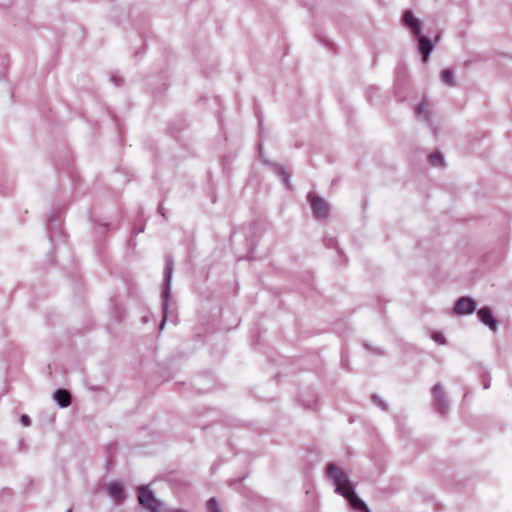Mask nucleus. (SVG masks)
Wrapping results in <instances>:
<instances>
[{"instance_id":"nucleus-1","label":"nucleus","mask_w":512,"mask_h":512,"mask_svg":"<svg viewBox=\"0 0 512 512\" xmlns=\"http://www.w3.org/2000/svg\"><path fill=\"white\" fill-rule=\"evenodd\" d=\"M174 272V261L171 255L165 256V269H164V278L162 283V320L159 325V329L163 330L165 323L168 319V308L169 301L171 298V281Z\"/></svg>"},{"instance_id":"nucleus-2","label":"nucleus","mask_w":512,"mask_h":512,"mask_svg":"<svg viewBox=\"0 0 512 512\" xmlns=\"http://www.w3.org/2000/svg\"><path fill=\"white\" fill-rule=\"evenodd\" d=\"M139 504L150 512H161L163 503L155 498L153 492L145 486L139 488Z\"/></svg>"},{"instance_id":"nucleus-3","label":"nucleus","mask_w":512,"mask_h":512,"mask_svg":"<svg viewBox=\"0 0 512 512\" xmlns=\"http://www.w3.org/2000/svg\"><path fill=\"white\" fill-rule=\"evenodd\" d=\"M326 473L335 482V492L338 494L351 485L343 471L335 464H329Z\"/></svg>"},{"instance_id":"nucleus-4","label":"nucleus","mask_w":512,"mask_h":512,"mask_svg":"<svg viewBox=\"0 0 512 512\" xmlns=\"http://www.w3.org/2000/svg\"><path fill=\"white\" fill-rule=\"evenodd\" d=\"M339 494L347 499L350 506L354 510H356L358 512H370L367 505L360 498H358L357 495L354 493L351 485L349 487H347L345 490H343L342 492H340Z\"/></svg>"},{"instance_id":"nucleus-5","label":"nucleus","mask_w":512,"mask_h":512,"mask_svg":"<svg viewBox=\"0 0 512 512\" xmlns=\"http://www.w3.org/2000/svg\"><path fill=\"white\" fill-rule=\"evenodd\" d=\"M311 208L313 214L317 218H326L329 214L328 204L321 198L317 196L310 197Z\"/></svg>"},{"instance_id":"nucleus-6","label":"nucleus","mask_w":512,"mask_h":512,"mask_svg":"<svg viewBox=\"0 0 512 512\" xmlns=\"http://www.w3.org/2000/svg\"><path fill=\"white\" fill-rule=\"evenodd\" d=\"M403 22L406 26H408L413 31V33L416 36H419V34L421 33L422 25H421V22L417 18H415L412 11L408 10L404 13Z\"/></svg>"},{"instance_id":"nucleus-7","label":"nucleus","mask_w":512,"mask_h":512,"mask_svg":"<svg viewBox=\"0 0 512 512\" xmlns=\"http://www.w3.org/2000/svg\"><path fill=\"white\" fill-rule=\"evenodd\" d=\"M475 309V303L473 300L467 297L460 298L455 306V312L457 314H468L473 312Z\"/></svg>"},{"instance_id":"nucleus-8","label":"nucleus","mask_w":512,"mask_h":512,"mask_svg":"<svg viewBox=\"0 0 512 512\" xmlns=\"http://www.w3.org/2000/svg\"><path fill=\"white\" fill-rule=\"evenodd\" d=\"M53 399L61 408H66L71 404V394L66 389H57L53 394Z\"/></svg>"},{"instance_id":"nucleus-9","label":"nucleus","mask_w":512,"mask_h":512,"mask_svg":"<svg viewBox=\"0 0 512 512\" xmlns=\"http://www.w3.org/2000/svg\"><path fill=\"white\" fill-rule=\"evenodd\" d=\"M478 316L480 320L489 326V328L493 331L497 328V321L493 318L491 310L489 308H481L478 311Z\"/></svg>"},{"instance_id":"nucleus-10","label":"nucleus","mask_w":512,"mask_h":512,"mask_svg":"<svg viewBox=\"0 0 512 512\" xmlns=\"http://www.w3.org/2000/svg\"><path fill=\"white\" fill-rule=\"evenodd\" d=\"M417 37L419 42V50L422 54L423 61L426 62L429 54L433 49V45L431 41L428 38L422 36L421 33Z\"/></svg>"},{"instance_id":"nucleus-11","label":"nucleus","mask_w":512,"mask_h":512,"mask_svg":"<svg viewBox=\"0 0 512 512\" xmlns=\"http://www.w3.org/2000/svg\"><path fill=\"white\" fill-rule=\"evenodd\" d=\"M109 494L119 503L124 500L123 487L117 482H111L108 485Z\"/></svg>"},{"instance_id":"nucleus-12","label":"nucleus","mask_w":512,"mask_h":512,"mask_svg":"<svg viewBox=\"0 0 512 512\" xmlns=\"http://www.w3.org/2000/svg\"><path fill=\"white\" fill-rule=\"evenodd\" d=\"M441 79L448 86H454V84H455L453 71L451 69L443 70V72L441 74Z\"/></svg>"},{"instance_id":"nucleus-13","label":"nucleus","mask_w":512,"mask_h":512,"mask_svg":"<svg viewBox=\"0 0 512 512\" xmlns=\"http://www.w3.org/2000/svg\"><path fill=\"white\" fill-rule=\"evenodd\" d=\"M57 221L58 219L54 215L50 216L48 219L47 227L49 230L50 241H53L56 235V232H54V228L57 226Z\"/></svg>"},{"instance_id":"nucleus-14","label":"nucleus","mask_w":512,"mask_h":512,"mask_svg":"<svg viewBox=\"0 0 512 512\" xmlns=\"http://www.w3.org/2000/svg\"><path fill=\"white\" fill-rule=\"evenodd\" d=\"M207 511L208 512H222L220 504L216 498L212 497L208 500Z\"/></svg>"},{"instance_id":"nucleus-15","label":"nucleus","mask_w":512,"mask_h":512,"mask_svg":"<svg viewBox=\"0 0 512 512\" xmlns=\"http://www.w3.org/2000/svg\"><path fill=\"white\" fill-rule=\"evenodd\" d=\"M429 162L433 166H442L443 165V159H442L441 154L438 153V152L432 153L429 156Z\"/></svg>"},{"instance_id":"nucleus-16","label":"nucleus","mask_w":512,"mask_h":512,"mask_svg":"<svg viewBox=\"0 0 512 512\" xmlns=\"http://www.w3.org/2000/svg\"><path fill=\"white\" fill-rule=\"evenodd\" d=\"M20 423H21L23 426L28 427V426H30V425H31V419H30V417H29L28 415L23 414V415H21V417H20Z\"/></svg>"},{"instance_id":"nucleus-17","label":"nucleus","mask_w":512,"mask_h":512,"mask_svg":"<svg viewBox=\"0 0 512 512\" xmlns=\"http://www.w3.org/2000/svg\"><path fill=\"white\" fill-rule=\"evenodd\" d=\"M433 339L439 343V344H444L445 343V338L443 337V335L439 334V333H435L433 335Z\"/></svg>"},{"instance_id":"nucleus-18","label":"nucleus","mask_w":512,"mask_h":512,"mask_svg":"<svg viewBox=\"0 0 512 512\" xmlns=\"http://www.w3.org/2000/svg\"><path fill=\"white\" fill-rule=\"evenodd\" d=\"M426 106H427V104H426V103H422V104L418 105V107H417V113H418V114H422V113H423V111H424V109L426 108Z\"/></svg>"},{"instance_id":"nucleus-19","label":"nucleus","mask_w":512,"mask_h":512,"mask_svg":"<svg viewBox=\"0 0 512 512\" xmlns=\"http://www.w3.org/2000/svg\"><path fill=\"white\" fill-rule=\"evenodd\" d=\"M112 81L117 85L120 86L122 84V79L117 76H112Z\"/></svg>"},{"instance_id":"nucleus-20","label":"nucleus","mask_w":512,"mask_h":512,"mask_svg":"<svg viewBox=\"0 0 512 512\" xmlns=\"http://www.w3.org/2000/svg\"><path fill=\"white\" fill-rule=\"evenodd\" d=\"M200 380H201V378L196 379V380H195V385H196V386H198V387H199V390H201V391H203V392L208 391V390H209V388L200 387Z\"/></svg>"},{"instance_id":"nucleus-21","label":"nucleus","mask_w":512,"mask_h":512,"mask_svg":"<svg viewBox=\"0 0 512 512\" xmlns=\"http://www.w3.org/2000/svg\"><path fill=\"white\" fill-rule=\"evenodd\" d=\"M159 213L162 215L163 218L166 219L165 209L163 208L162 205L159 206Z\"/></svg>"},{"instance_id":"nucleus-22","label":"nucleus","mask_w":512,"mask_h":512,"mask_svg":"<svg viewBox=\"0 0 512 512\" xmlns=\"http://www.w3.org/2000/svg\"><path fill=\"white\" fill-rule=\"evenodd\" d=\"M282 176H283V181H284L285 183H287V182H288V175H287V174H285L284 172H282Z\"/></svg>"},{"instance_id":"nucleus-23","label":"nucleus","mask_w":512,"mask_h":512,"mask_svg":"<svg viewBox=\"0 0 512 512\" xmlns=\"http://www.w3.org/2000/svg\"><path fill=\"white\" fill-rule=\"evenodd\" d=\"M238 480L234 479L230 482V485H233L235 482H237Z\"/></svg>"},{"instance_id":"nucleus-24","label":"nucleus","mask_w":512,"mask_h":512,"mask_svg":"<svg viewBox=\"0 0 512 512\" xmlns=\"http://www.w3.org/2000/svg\"><path fill=\"white\" fill-rule=\"evenodd\" d=\"M66 512H72V510H71V509H68Z\"/></svg>"},{"instance_id":"nucleus-25","label":"nucleus","mask_w":512,"mask_h":512,"mask_svg":"<svg viewBox=\"0 0 512 512\" xmlns=\"http://www.w3.org/2000/svg\"><path fill=\"white\" fill-rule=\"evenodd\" d=\"M169 512H177V511H169Z\"/></svg>"}]
</instances>
